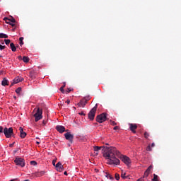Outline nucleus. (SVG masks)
Here are the masks:
<instances>
[{"mask_svg":"<svg viewBox=\"0 0 181 181\" xmlns=\"http://www.w3.org/2000/svg\"><path fill=\"white\" fill-rule=\"evenodd\" d=\"M103 156L107 159L109 165H119L121 161L115 156H119V151L115 147H105L103 148Z\"/></svg>","mask_w":181,"mask_h":181,"instance_id":"nucleus-1","label":"nucleus"},{"mask_svg":"<svg viewBox=\"0 0 181 181\" xmlns=\"http://www.w3.org/2000/svg\"><path fill=\"white\" fill-rule=\"evenodd\" d=\"M97 108H98V105L96 104L89 112L88 116V119L90 121H93L94 118L95 117V112H97Z\"/></svg>","mask_w":181,"mask_h":181,"instance_id":"nucleus-2","label":"nucleus"},{"mask_svg":"<svg viewBox=\"0 0 181 181\" xmlns=\"http://www.w3.org/2000/svg\"><path fill=\"white\" fill-rule=\"evenodd\" d=\"M4 134L6 138H11V136H15V134H13V128L12 127H9L8 129L7 127H5L4 129Z\"/></svg>","mask_w":181,"mask_h":181,"instance_id":"nucleus-3","label":"nucleus"},{"mask_svg":"<svg viewBox=\"0 0 181 181\" xmlns=\"http://www.w3.org/2000/svg\"><path fill=\"white\" fill-rule=\"evenodd\" d=\"M118 158H119V159H121L122 162H124V163L125 165H127V166H129L131 165L132 161H131V158H129V157H128L127 156L122 155L121 153H119Z\"/></svg>","mask_w":181,"mask_h":181,"instance_id":"nucleus-4","label":"nucleus"},{"mask_svg":"<svg viewBox=\"0 0 181 181\" xmlns=\"http://www.w3.org/2000/svg\"><path fill=\"white\" fill-rule=\"evenodd\" d=\"M90 95L86 96L84 98H83L80 102L77 104V105L80 107H83L84 108V107H86V104H87V103H88V101H90Z\"/></svg>","mask_w":181,"mask_h":181,"instance_id":"nucleus-5","label":"nucleus"},{"mask_svg":"<svg viewBox=\"0 0 181 181\" xmlns=\"http://www.w3.org/2000/svg\"><path fill=\"white\" fill-rule=\"evenodd\" d=\"M42 114H43V110L40 109V107H37V112L34 115V117L35 118V122H37V121H40V119H42V118H43Z\"/></svg>","mask_w":181,"mask_h":181,"instance_id":"nucleus-6","label":"nucleus"},{"mask_svg":"<svg viewBox=\"0 0 181 181\" xmlns=\"http://www.w3.org/2000/svg\"><path fill=\"white\" fill-rule=\"evenodd\" d=\"M96 121L97 122H99V124H103V122H105V121H107V114L102 113L96 117Z\"/></svg>","mask_w":181,"mask_h":181,"instance_id":"nucleus-7","label":"nucleus"},{"mask_svg":"<svg viewBox=\"0 0 181 181\" xmlns=\"http://www.w3.org/2000/svg\"><path fill=\"white\" fill-rule=\"evenodd\" d=\"M14 163L17 166H21V168H25V159L22 158H16Z\"/></svg>","mask_w":181,"mask_h":181,"instance_id":"nucleus-8","label":"nucleus"},{"mask_svg":"<svg viewBox=\"0 0 181 181\" xmlns=\"http://www.w3.org/2000/svg\"><path fill=\"white\" fill-rule=\"evenodd\" d=\"M64 136L67 141H69L71 144H73V139L74 138V136L73 134H70V132H67L64 134Z\"/></svg>","mask_w":181,"mask_h":181,"instance_id":"nucleus-9","label":"nucleus"},{"mask_svg":"<svg viewBox=\"0 0 181 181\" xmlns=\"http://www.w3.org/2000/svg\"><path fill=\"white\" fill-rule=\"evenodd\" d=\"M55 168L57 172H63V170H64V167L63 166V165H62V163L60 162H58L56 164Z\"/></svg>","mask_w":181,"mask_h":181,"instance_id":"nucleus-10","label":"nucleus"},{"mask_svg":"<svg viewBox=\"0 0 181 181\" xmlns=\"http://www.w3.org/2000/svg\"><path fill=\"white\" fill-rule=\"evenodd\" d=\"M55 129H57V131L58 132H59V134H63V132H64V131H66V128L62 125L56 126Z\"/></svg>","mask_w":181,"mask_h":181,"instance_id":"nucleus-11","label":"nucleus"},{"mask_svg":"<svg viewBox=\"0 0 181 181\" xmlns=\"http://www.w3.org/2000/svg\"><path fill=\"white\" fill-rule=\"evenodd\" d=\"M23 80V78L22 77H19V76L16 77V78L13 79V82L11 83V87H12L13 84H18V83L22 82Z\"/></svg>","mask_w":181,"mask_h":181,"instance_id":"nucleus-12","label":"nucleus"},{"mask_svg":"<svg viewBox=\"0 0 181 181\" xmlns=\"http://www.w3.org/2000/svg\"><path fill=\"white\" fill-rule=\"evenodd\" d=\"M129 128L130 130L134 133L136 134V131H135V129H136V128H138V126L136 124H129Z\"/></svg>","mask_w":181,"mask_h":181,"instance_id":"nucleus-13","label":"nucleus"},{"mask_svg":"<svg viewBox=\"0 0 181 181\" xmlns=\"http://www.w3.org/2000/svg\"><path fill=\"white\" fill-rule=\"evenodd\" d=\"M19 131H20V136H21V138H22V139L25 138V136H26V132H25L23 131V128L20 127V128H19Z\"/></svg>","mask_w":181,"mask_h":181,"instance_id":"nucleus-14","label":"nucleus"},{"mask_svg":"<svg viewBox=\"0 0 181 181\" xmlns=\"http://www.w3.org/2000/svg\"><path fill=\"white\" fill-rule=\"evenodd\" d=\"M1 86L4 87L6 86H9V81H8L6 78H4L3 81H1Z\"/></svg>","mask_w":181,"mask_h":181,"instance_id":"nucleus-15","label":"nucleus"},{"mask_svg":"<svg viewBox=\"0 0 181 181\" xmlns=\"http://www.w3.org/2000/svg\"><path fill=\"white\" fill-rule=\"evenodd\" d=\"M4 21H9L10 23H16V20H15V18H13V17H11V18H8V17H6L4 18Z\"/></svg>","mask_w":181,"mask_h":181,"instance_id":"nucleus-16","label":"nucleus"},{"mask_svg":"<svg viewBox=\"0 0 181 181\" xmlns=\"http://www.w3.org/2000/svg\"><path fill=\"white\" fill-rule=\"evenodd\" d=\"M100 149H104V146H94L93 150L95 152H98V151H100Z\"/></svg>","mask_w":181,"mask_h":181,"instance_id":"nucleus-17","label":"nucleus"},{"mask_svg":"<svg viewBox=\"0 0 181 181\" xmlns=\"http://www.w3.org/2000/svg\"><path fill=\"white\" fill-rule=\"evenodd\" d=\"M10 47H11L12 52H16V47H15V44H13V42H11L10 44Z\"/></svg>","mask_w":181,"mask_h":181,"instance_id":"nucleus-18","label":"nucleus"},{"mask_svg":"<svg viewBox=\"0 0 181 181\" xmlns=\"http://www.w3.org/2000/svg\"><path fill=\"white\" fill-rule=\"evenodd\" d=\"M121 177H122V179H128V175H127L126 173L122 171V175H121Z\"/></svg>","mask_w":181,"mask_h":181,"instance_id":"nucleus-19","label":"nucleus"},{"mask_svg":"<svg viewBox=\"0 0 181 181\" xmlns=\"http://www.w3.org/2000/svg\"><path fill=\"white\" fill-rule=\"evenodd\" d=\"M30 77L33 80V78H36V75L35 74V71H30Z\"/></svg>","mask_w":181,"mask_h":181,"instance_id":"nucleus-20","label":"nucleus"},{"mask_svg":"<svg viewBox=\"0 0 181 181\" xmlns=\"http://www.w3.org/2000/svg\"><path fill=\"white\" fill-rule=\"evenodd\" d=\"M29 57H26V56H24L23 57V62H24V63H29Z\"/></svg>","mask_w":181,"mask_h":181,"instance_id":"nucleus-21","label":"nucleus"},{"mask_svg":"<svg viewBox=\"0 0 181 181\" xmlns=\"http://www.w3.org/2000/svg\"><path fill=\"white\" fill-rule=\"evenodd\" d=\"M105 177H107V179H110V180H114V177H112L111 175L108 173H106Z\"/></svg>","mask_w":181,"mask_h":181,"instance_id":"nucleus-22","label":"nucleus"},{"mask_svg":"<svg viewBox=\"0 0 181 181\" xmlns=\"http://www.w3.org/2000/svg\"><path fill=\"white\" fill-rule=\"evenodd\" d=\"M151 180L152 181H159L158 175L156 174H153V178Z\"/></svg>","mask_w":181,"mask_h":181,"instance_id":"nucleus-23","label":"nucleus"},{"mask_svg":"<svg viewBox=\"0 0 181 181\" xmlns=\"http://www.w3.org/2000/svg\"><path fill=\"white\" fill-rule=\"evenodd\" d=\"M152 169H153V165H150L147 170H146V172L151 173V170H152Z\"/></svg>","mask_w":181,"mask_h":181,"instance_id":"nucleus-24","label":"nucleus"},{"mask_svg":"<svg viewBox=\"0 0 181 181\" xmlns=\"http://www.w3.org/2000/svg\"><path fill=\"white\" fill-rule=\"evenodd\" d=\"M149 136H150L149 133H148L147 132H144V138H145L146 139H148Z\"/></svg>","mask_w":181,"mask_h":181,"instance_id":"nucleus-25","label":"nucleus"},{"mask_svg":"<svg viewBox=\"0 0 181 181\" xmlns=\"http://www.w3.org/2000/svg\"><path fill=\"white\" fill-rule=\"evenodd\" d=\"M21 91H22V88H21V87L18 88L16 90V93L17 94H20Z\"/></svg>","mask_w":181,"mask_h":181,"instance_id":"nucleus-26","label":"nucleus"},{"mask_svg":"<svg viewBox=\"0 0 181 181\" xmlns=\"http://www.w3.org/2000/svg\"><path fill=\"white\" fill-rule=\"evenodd\" d=\"M146 151L151 152V151H152V148H151V145H148L146 148Z\"/></svg>","mask_w":181,"mask_h":181,"instance_id":"nucleus-27","label":"nucleus"},{"mask_svg":"<svg viewBox=\"0 0 181 181\" xmlns=\"http://www.w3.org/2000/svg\"><path fill=\"white\" fill-rule=\"evenodd\" d=\"M30 165H33V166H36L37 165V163L35 160L30 161Z\"/></svg>","mask_w":181,"mask_h":181,"instance_id":"nucleus-28","label":"nucleus"},{"mask_svg":"<svg viewBox=\"0 0 181 181\" xmlns=\"http://www.w3.org/2000/svg\"><path fill=\"white\" fill-rule=\"evenodd\" d=\"M148 176H149V173H148V172L145 171V173H144V175L143 177H148Z\"/></svg>","mask_w":181,"mask_h":181,"instance_id":"nucleus-29","label":"nucleus"},{"mask_svg":"<svg viewBox=\"0 0 181 181\" xmlns=\"http://www.w3.org/2000/svg\"><path fill=\"white\" fill-rule=\"evenodd\" d=\"M115 177L116 180H119V175L118 173L115 174Z\"/></svg>","mask_w":181,"mask_h":181,"instance_id":"nucleus-30","label":"nucleus"},{"mask_svg":"<svg viewBox=\"0 0 181 181\" xmlns=\"http://www.w3.org/2000/svg\"><path fill=\"white\" fill-rule=\"evenodd\" d=\"M4 127L2 126H0V135L1 134H4Z\"/></svg>","mask_w":181,"mask_h":181,"instance_id":"nucleus-31","label":"nucleus"},{"mask_svg":"<svg viewBox=\"0 0 181 181\" xmlns=\"http://www.w3.org/2000/svg\"><path fill=\"white\" fill-rule=\"evenodd\" d=\"M4 42L6 45H9V43H11V40H4Z\"/></svg>","mask_w":181,"mask_h":181,"instance_id":"nucleus-32","label":"nucleus"},{"mask_svg":"<svg viewBox=\"0 0 181 181\" xmlns=\"http://www.w3.org/2000/svg\"><path fill=\"white\" fill-rule=\"evenodd\" d=\"M6 47L5 45H1L0 44V50H4Z\"/></svg>","mask_w":181,"mask_h":181,"instance_id":"nucleus-33","label":"nucleus"},{"mask_svg":"<svg viewBox=\"0 0 181 181\" xmlns=\"http://www.w3.org/2000/svg\"><path fill=\"white\" fill-rule=\"evenodd\" d=\"M3 39H8V35L3 33Z\"/></svg>","mask_w":181,"mask_h":181,"instance_id":"nucleus-34","label":"nucleus"},{"mask_svg":"<svg viewBox=\"0 0 181 181\" xmlns=\"http://www.w3.org/2000/svg\"><path fill=\"white\" fill-rule=\"evenodd\" d=\"M110 123H111V125H117V122H115L112 120H110Z\"/></svg>","mask_w":181,"mask_h":181,"instance_id":"nucleus-35","label":"nucleus"},{"mask_svg":"<svg viewBox=\"0 0 181 181\" xmlns=\"http://www.w3.org/2000/svg\"><path fill=\"white\" fill-rule=\"evenodd\" d=\"M60 91L63 93V94H64V87H61L60 88Z\"/></svg>","mask_w":181,"mask_h":181,"instance_id":"nucleus-36","label":"nucleus"},{"mask_svg":"<svg viewBox=\"0 0 181 181\" xmlns=\"http://www.w3.org/2000/svg\"><path fill=\"white\" fill-rule=\"evenodd\" d=\"M8 25H11V26H12V28H14L15 26V23H9Z\"/></svg>","mask_w":181,"mask_h":181,"instance_id":"nucleus-37","label":"nucleus"},{"mask_svg":"<svg viewBox=\"0 0 181 181\" xmlns=\"http://www.w3.org/2000/svg\"><path fill=\"white\" fill-rule=\"evenodd\" d=\"M113 129H114L115 131H117V129H119V127L116 126V127H115L113 128Z\"/></svg>","mask_w":181,"mask_h":181,"instance_id":"nucleus-38","label":"nucleus"},{"mask_svg":"<svg viewBox=\"0 0 181 181\" xmlns=\"http://www.w3.org/2000/svg\"><path fill=\"white\" fill-rule=\"evenodd\" d=\"M72 90L73 89H71V88H67V90H66V93H70L71 91H72Z\"/></svg>","mask_w":181,"mask_h":181,"instance_id":"nucleus-39","label":"nucleus"},{"mask_svg":"<svg viewBox=\"0 0 181 181\" xmlns=\"http://www.w3.org/2000/svg\"><path fill=\"white\" fill-rule=\"evenodd\" d=\"M42 124H43V125H46L47 124V120H43Z\"/></svg>","mask_w":181,"mask_h":181,"instance_id":"nucleus-40","label":"nucleus"},{"mask_svg":"<svg viewBox=\"0 0 181 181\" xmlns=\"http://www.w3.org/2000/svg\"><path fill=\"white\" fill-rule=\"evenodd\" d=\"M13 145H15V142L9 145L10 148H13Z\"/></svg>","mask_w":181,"mask_h":181,"instance_id":"nucleus-41","label":"nucleus"},{"mask_svg":"<svg viewBox=\"0 0 181 181\" xmlns=\"http://www.w3.org/2000/svg\"><path fill=\"white\" fill-rule=\"evenodd\" d=\"M52 165H53L54 166H56V160H53V161H52Z\"/></svg>","mask_w":181,"mask_h":181,"instance_id":"nucleus-42","label":"nucleus"},{"mask_svg":"<svg viewBox=\"0 0 181 181\" xmlns=\"http://www.w3.org/2000/svg\"><path fill=\"white\" fill-rule=\"evenodd\" d=\"M19 40H20V42H23V37H21L19 38Z\"/></svg>","mask_w":181,"mask_h":181,"instance_id":"nucleus-43","label":"nucleus"},{"mask_svg":"<svg viewBox=\"0 0 181 181\" xmlns=\"http://www.w3.org/2000/svg\"><path fill=\"white\" fill-rule=\"evenodd\" d=\"M20 46H23V41H20Z\"/></svg>","mask_w":181,"mask_h":181,"instance_id":"nucleus-44","label":"nucleus"},{"mask_svg":"<svg viewBox=\"0 0 181 181\" xmlns=\"http://www.w3.org/2000/svg\"><path fill=\"white\" fill-rule=\"evenodd\" d=\"M0 39H3V33H0Z\"/></svg>","mask_w":181,"mask_h":181,"instance_id":"nucleus-45","label":"nucleus"},{"mask_svg":"<svg viewBox=\"0 0 181 181\" xmlns=\"http://www.w3.org/2000/svg\"><path fill=\"white\" fill-rule=\"evenodd\" d=\"M79 115H86V113H84V112H81V113H79Z\"/></svg>","mask_w":181,"mask_h":181,"instance_id":"nucleus-46","label":"nucleus"},{"mask_svg":"<svg viewBox=\"0 0 181 181\" xmlns=\"http://www.w3.org/2000/svg\"><path fill=\"white\" fill-rule=\"evenodd\" d=\"M5 22H6V23H8V24L10 23V21L8 20L5 21Z\"/></svg>","mask_w":181,"mask_h":181,"instance_id":"nucleus-47","label":"nucleus"},{"mask_svg":"<svg viewBox=\"0 0 181 181\" xmlns=\"http://www.w3.org/2000/svg\"><path fill=\"white\" fill-rule=\"evenodd\" d=\"M137 181H144V178H139Z\"/></svg>","mask_w":181,"mask_h":181,"instance_id":"nucleus-48","label":"nucleus"},{"mask_svg":"<svg viewBox=\"0 0 181 181\" xmlns=\"http://www.w3.org/2000/svg\"><path fill=\"white\" fill-rule=\"evenodd\" d=\"M18 59H19V60H23L22 56H19V57H18Z\"/></svg>","mask_w":181,"mask_h":181,"instance_id":"nucleus-49","label":"nucleus"},{"mask_svg":"<svg viewBox=\"0 0 181 181\" xmlns=\"http://www.w3.org/2000/svg\"><path fill=\"white\" fill-rule=\"evenodd\" d=\"M66 103H68V104H70V100H67L66 101Z\"/></svg>","mask_w":181,"mask_h":181,"instance_id":"nucleus-50","label":"nucleus"},{"mask_svg":"<svg viewBox=\"0 0 181 181\" xmlns=\"http://www.w3.org/2000/svg\"><path fill=\"white\" fill-rule=\"evenodd\" d=\"M151 146H152V148H153V146H155V143H152Z\"/></svg>","mask_w":181,"mask_h":181,"instance_id":"nucleus-51","label":"nucleus"},{"mask_svg":"<svg viewBox=\"0 0 181 181\" xmlns=\"http://www.w3.org/2000/svg\"><path fill=\"white\" fill-rule=\"evenodd\" d=\"M64 175H65L66 176H67V171H65V172L64 173Z\"/></svg>","mask_w":181,"mask_h":181,"instance_id":"nucleus-52","label":"nucleus"},{"mask_svg":"<svg viewBox=\"0 0 181 181\" xmlns=\"http://www.w3.org/2000/svg\"><path fill=\"white\" fill-rule=\"evenodd\" d=\"M1 45H4L5 42H4V40L1 41Z\"/></svg>","mask_w":181,"mask_h":181,"instance_id":"nucleus-53","label":"nucleus"},{"mask_svg":"<svg viewBox=\"0 0 181 181\" xmlns=\"http://www.w3.org/2000/svg\"><path fill=\"white\" fill-rule=\"evenodd\" d=\"M36 144H37V145H39V144H40V142L37 141Z\"/></svg>","mask_w":181,"mask_h":181,"instance_id":"nucleus-54","label":"nucleus"},{"mask_svg":"<svg viewBox=\"0 0 181 181\" xmlns=\"http://www.w3.org/2000/svg\"><path fill=\"white\" fill-rule=\"evenodd\" d=\"M16 179H13V180H11L10 181H16Z\"/></svg>","mask_w":181,"mask_h":181,"instance_id":"nucleus-55","label":"nucleus"},{"mask_svg":"<svg viewBox=\"0 0 181 181\" xmlns=\"http://www.w3.org/2000/svg\"><path fill=\"white\" fill-rule=\"evenodd\" d=\"M13 98H14L15 100H16V96H14Z\"/></svg>","mask_w":181,"mask_h":181,"instance_id":"nucleus-56","label":"nucleus"},{"mask_svg":"<svg viewBox=\"0 0 181 181\" xmlns=\"http://www.w3.org/2000/svg\"><path fill=\"white\" fill-rule=\"evenodd\" d=\"M62 87H63L64 88L66 86L64 85H63V86H62Z\"/></svg>","mask_w":181,"mask_h":181,"instance_id":"nucleus-57","label":"nucleus"},{"mask_svg":"<svg viewBox=\"0 0 181 181\" xmlns=\"http://www.w3.org/2000/svg\"><path fill=\"white\" fill-rule=\"evenodd\" d=\"M64 86H66V83H65V82L64 83Z\"/></svg>","mask_w":181,"mask_h":181,"instance_id":"nucleus-58","label":"nucleus"},{"mask_svg":"<svg viewBox=\"0 0 181 181\" xmlns=\"http://www.w3.org/2000/svg\"><path fill=\"white\" fill-rule=\"evenodd\" d=\"M64 86H66V83H65V82L64 83Z\"/></svg>","mask_w":181,"mask_h":181,"instance_id":"nucleus-59","label":"nucleus"},{"mask_svg":"<svg viewBox=\"0 0 181 181\" xmlns=\"http://www.w3.org/2000/svg\"><path fill=\"white\" fill-rule=\"evenodd\" d=\"M96 155H98V153H96Z\"/></svg>","mask_w":181,"mask_h":181,"instance_id":"nucleus-60","label":"nucleus"}]
</instances>
